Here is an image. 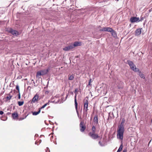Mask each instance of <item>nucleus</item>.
Wrapping results in <instances>:
<instances>
[{"label":"nucleus","instance_id":"nucleus-21","mask_svg":"<svg viewBox=\"0 0 152 152\" xmlns=\"http://www.w3.org/2000/svg\"><path fill=\"white\" fill-rule=\"evenodd\" d=\"M74 78V76L73 74L68 75V79L69 80H72Z\"/></svg>","mask_w":152,"mask_h":152},{"label":"nucleus","instance_id":"nucleus-16","mask_svg":"<svg viewBox=\"0 0 152 152\" xmlns=\"http://www.w3.org/2000/svg\"><path fill=\"white\" fill-rule=\"evenodd\" d=\"M94 124L96 125L98 124V116L97 115H95L94 118Z\"/></svg>","mask_w":152,"mask_h":152},{"label":"nucleus","instance_id":"nucleus-26","mask_svg":"<svg viewBox=\"0 0 152 152\" xmlns=\"http://www.w3.org/2000/svg\"><path fill=\"white\" fill-rule=\"evenodd\" d=\"M16 89L18 90V92H20V89L19 86L18 85H17L16 86Z\"/></svg>","mask_w":152,"mask_h":152},{"label":"nucleus","instance_id":"nucleus-33","mask_svg":"<svg viewBox=\"0 0 152 152\" xmlns=\"http://www.w3.org/2000/svg\"><path fill=\"white\" fill-rule=\"evenodd\" d=\"M48 93H49V92L48 91H46L45 92V94H48Z\"/></svg>","mask_w":152,"mask_h":152},{"label":"nucleus","instance_id":"nucleus-15","mask_svg":"<svg viewBox=\"0 0 152 152\" xmlns=\"http://www.w3.org/2000/svg\"><path fill=\"white\" fill-rule=\"evenodd\" d=\"M76 94L75 97V107L76 109V112L77 113H78V112L77 110V100L76 99Z\"/></svg>","mask_w":152,"mask_h":152},{"label":"nucleus","instance_id":"nucleus-18","mask_svg":"<svg viewBox=\"0 0 152 152\" xmlns=\"http://www.w3.org/2000/svg\"><path fill=\"white\" fill-rule=\"evenodd\" d=\"M18 114L17 112H15L14 113H13L12 114V116L14 119H15L16 118H18Z\"/></svg>","mask_w":152,"mask_h":152},{"label":"nucleus","instance_id":"nucleus-28","mask_svg":"<svg viewBox=\"0 0 152 152\" xmlns=\"http://www.w3.org/2000/svg\"><path fill=\"white\" fill-rule=\"evenodd\" d=\"M99 144L101 146H103V145H102V142H101V141H99Z\"/></svg>","mask_w":152,"mask_h":152},{"label":"nucleus","instance_id":"nucleus-19","mask_svg":"<svg viewBox=\"0 0 152 152\" xmlns=\"http://www.w3.org/2000/svg\"><path fill=\"white\" fill-rule=\"evenodd\" d=\"M91 132H89V133H96V129L95 127L93 126H92L91 129Z\"/></svg>","mask_w":152,"mask_h":152},{"label":"nucleus","instance_id":"nucleus-4","mask_svg":"<svg viewBox=\"0 0 152 152\" xmlns=\"http://www.w3.org/2000/svg\"><path fill=\"white\" fill-rule=\"evenodd\" d=\"M48 72V69H44L40 70L37 72L36 76L37 77H39V76L43 75L46 74Z\"/></svg>","mask_w":152,"mask_h":152},{"label":"nucleus","instance_id":"nucleus-14","mask_svg":"<svg viewBox=\"0 0 152 152\" xmlns=\"http://www.w3.org/2000/svg\"><path fill=\"white\" fill-rule=\"evenodd\" d=\"M111 31H110L112 34V35L114 37H117V34L115 31L112 28L111 30Z\"/></svg>","mask_w":152,"mask_h":152},{"label":"nucleus","instance_id":"nucleus-7","mask_svg":"<svg viewBox=\"0 0 152 152\" xmlns=\"http://www.w3.org/2000/svg\"><path fill=\"white\" fill-rule=\"evenodd\" d=\"M8 31L14 36H17L19 34V32L18 31L14 30L11 28L9 29L8 30Z\"/></svg>","mask_w":152,"mask_h":152},{"label":"nucleus","instance_id":"nucleus-20","mask_svg":"<svg viewBox=\"0 0 152 152\" xmlns=\"http://www.w3.org/2000/svg\"><path fill=\"white\" fill-rule=\"evenodd\" d=\"M40 108L39 109V110L37 112H34L32 113V114L33 115H36L38 114L40 112Z\"/></svg>","mask_w":152,"mask_h":152},{"label":"nucleus","instance_id":"nucleus-13","mask_svg":"<svg viewBox=\"0 0 152 152\" xmlns=\"http://www.w3.org/2000/svg\"><path fill=\"white\" fill-rule=\"evenodd\" d=\"M142 28H139L137 29L135 31V35L136 36H139L140 35L141 33V30Z\"/></svg>","mask_w":152,"mask_h":152},{"label":"nucleus","instance_id":"nucleus-30","mask_svg":"<svg viewBox=\"0 0 152 152\" xmlns=\"http://www.w3.org/2000/svg\"><path fill=\"white\" fill-rule=\"evenodd\" d=\"M46 152H50V151L48 148H47V150H46Z\"/></svg>","mask_w":152,"mask_h":152},{"label":"nucleus","instance_id":"nucleus-2","mask_svg":"<svg viewBox=\"0 0 152 152\" xmlns=\"http://www.w3.org/2000/svg\"><path fill=\"white\" fill-rule=\"evenodd\" d=\"M127 62L131 69L133 71L135 72L139 71V69L136 68V66L132 61L130 60H128Z\"/></svg>","mask_w":152,"mask_h":152},{"label":"nucleus","instance_id":"nucleus-10","mask_svg":"<svg viewBox=\"0 0 152 152\" xmlns=\"http://www.w3.org/2000/svg\"><path fill=\"white\" fill-rule=\"evenodd\" d=\"M117 87L119 89H122L124 88V83L121 81H118L117 83Z\"/></svg>","mask_w":152,"mask_h":152},{"label":"nucleus","instance_id":"nucleus-34","mask_svg":"<svg viewBox=\"0 0 152 152\" xmlns=\"http://www.w3.org/2000/svg\"><path fill=\"white\" fill-rule=\"evenodd\" d=\"M143 19V18H141L140 19V21H142Z\"/></svg>","mask_w":152,"mask_h":152},{"label":"nucleus","instance_id":"nucleus-27","mask_svg":"<svg viewBox=\"0 0 152 152\" xmlns=\"http://www.w3.org/2000/svg\"><path fill=\"white\" fill-rule=\"evenodd\" d=\"M12 96L9 95V96H8L6 97V99H7L8 100H10L11 99Z\"/></svg>","mask_w":152,"mask_h":152},{"label":"nucleus","instance_id":"nucleus-12","mask_svg":"<svg viewBox=\"0 0 152 152\" xmlns=\"http://www.w3.org/2000/svg\"><path fill=\"white\" fill-rule=\"evenodd\" d=\"M74 48V46L73 45H71L68 46L66 47L63 48V50L65 51H68Z\"/></svg>","mask_w":152,"mask_h":152},{"label":"nucleus","instance_id":"nucleus-25","mask_svg":"<svg viewBox=\"0 0 152 152\" xmlns=\"http://www.w3.org/2000/svg\"><path fill=\"white\" fill-rule=\"evenodd\" d=\"M24 102L23 101H20L18 102V104L19 106H21L22 105L24 104Z\"/></svg>","mask_w":152,"mask_h":152},{"label":"nucleus","instance_id":"nucleus-11","mask_svg":"<svg viewBox=\"0 0 152 152\" xmlns=\"http://www.w3.org/2000/svg\"><path fill=\"white\" fill-rule=\"evenodd\" d=\"M112 28L109 27H104L103 28L100 29L99 31H107L110 32L111 31Z\"/></svg>","mask_w":152,"mask_h":152},{"label":"nucleus","instance_id":"nucleus-36","mask_svg":"<svg viewBox=\"0 0 152 152\" xmlns=\"http://www.w3.org/2000/svg\"><path fill=\"white\" fill-rule=\"evenodd\" d=\"M152 11V8H151L149 10V12H151Z\"/></svg>","mask_w":152,"mask_h":152},{"label":"nucleus","instance_id":"nucleus-5","mask_svg":"<svg viewBox=\"0 0 152 152\" xmlns=\"http://www.w3.org/2000/svg\"><path fill=\"white\" fill-rule=\"evenodd\" d=\"M88 135L93 139H96L99 137V136L98 134H97L96 133H89Z\"/></svg>","mask_w":152,"mask_h":152},{"label":"nucleus","instance_id":"nucleus-1","mask_svg":"<svg viewBox=\"0 0 152 152\" xmlns=\"http://www.w3.org/2000/svg\"><path fill=\"white\" fill-rule=\"evenodd\" d=\"M125 120L124 118L122 119L120 125L118 126L117 130V138L122 140H123V135L124 132V124Z\"/></svg>","mask_w":152,"mask_h":152},{"label":"nucleus","instance_id":"nucleus-32","mask_svg":"<svg viewBox=\"0 0 152 152\" xmlns=\"http://www.w3.org/2000/svg\"><path fill=\"white\" fill-rule=\"evenodd\" d=\"M127 152V150L126 149H124L123 151L122 152Z\"/></svg>","mask_w":152,"mask_h":152},{"label":"nucleus","instance_id":"nucleus-6","mask_svg":"<svg viewBox=\"0 0 152 152\" xmlns=\"http://www.w3.org/2000/svg\"><path fill=\"white\" fill-rule=\"evenodd\" d=\"M80 130L81 132H83L86 129V126L83 121H81L80 124Z\"/></svg>","mask_w":152,"mask_h":152},{"label":"nucleus","instance_id":"nucleus-29","mask_svg":"<svg viewBox=\"0 0 152 152\" xmlns=\"http://www.w3.org/2000/svg\"><path fill=\"white\" fill-rule=\"evenodd\" d=\"M19 94H18V99H20V92H18Z\"/></svg>","mask_w":152,"mask_h":152},{"label":"nucleus","instance_id":"nucleus-39","mask_svg":"<svg viewBox=\"0 0 152 152\" xmlns=\"http://www.w3.org/2000/svg\"><path fill=\"white\" fill-rule=\"evenodd\" d=\"M35 144H36V142H35Z\"/></svg>","mask_w":152,"mask_h":152},{"label":"nucleus","instance_id":"nucleus-9","mask_svg":"<svg viewBox=\"0 0 152 152\" xmlns=\"http://www.w3.org/2000/svg\"><path fill=\"white\" fill-rule=\"evenodd\" d=\"M39 95L37 93L32 99L31 103L37 102L39 99Z\"/></svg>","mask_w":152,"mask_h":152},{"label":"nucleus","instance_id":"nucleus-31","mask_svg":"<svg viewBox=\"0 0 152 152\" xmlns=\"http://www.w3.org/2000/svg\"><path fill=\"white\" fill-rule=\"evenodd\" d=\"M4 112L2 111H0V115H2L4 114Z\"/></svg>","mask_w":152,"mask_h":152},{"label":"nucleus","instance_id":"nucleus-23","mask_svg":"<svg viewBox=\"0 0 152 152\" xmlns=\"http://www.w3.org/2000/svg\"><path fill=\"white\" fill-rule=\"evenodd\" d=\"M139 73H139V75L140 76V77L141 78H142L144 79H145V77L144 75L143 74H142V73L141 72H139Z\"/></svg>","mask_w":152,"mask_h":152},{"label":"nucleus","instance_id":"nucleus-17","mask_svg":"<svg viewBox=\"0 0 152 152\" xmlns=\"http://www.w3.org/2000/svg\"><path fill=\"white\" fill-rule=\"evenodd\" d=\"M81 45V43L79 42H74L73 46H74V48L77 46H80Z\"/></svg>","mask_w":152,"mask_h":152},{"label":"nucleus","instance_id":"nucleus-24","mask_svg":"<svg viewBox=\"0 0 152 152\" xmlns=\"http://www.w3.org/2000/svg\"><path fill=\"white\" fill-rule=\"evenodd\" d=\"M49 102L47 103H46L45 104H44L40 108V109H43L47 105H49Z\"/></svg>","mask_w":152,"mask_h":152},{"label":"nucleus","instance_id":"nucleus-37","mask_svg":"<svg viewBox=\"0 0 152 152\" xmlns=\"http://www.w3.org/2000/svg\"><path fill=\"white\" fill-rule=\"evenodd\" d=\"M101 28V26H98V28Z\"/></svg>","mask_w":152,"mask_h":152},{"label":"nucleus","instance_id":"nucleus-3","mask_svg":"<svg viewBox=\"0 0 152 152\" xmlns=\"http://www.w3.org/2000/svg\"><path fill=\"white\" fill-rule=\"evenodd\" d=\"M88 102L87 100H85L83 102L84 108L83 110L84 111V113L85 114L86 116V117L88 113Z\"/></svg>","mask_w":152,"mask_h":152},{"label":"nucleus","instance_id":"nucleus-38","mask_svg":"<svg viewBox=\"0 0 152 152\" xmlns=\"http://www.w3.org/2000/svg\"><path fill=\"white\" fill-rule=\"evenodd\" d=\"M77 89H75V92H76L77 91Z\"/></svg>","mask_w":152,"mask_h":152},{"label":"nucleus","instance_id":"nucleus-8","mask_svg":"<svg viewBox=\"0 0 152 152\" xmlns=\"http://www.w3.org/2000/svg\"><path fill=\"white\" fill-rule=\"evenodd\" d=\"M130 20L132 23L138 22L140 21V18L139 17H131L130 19Z\"/></svg>","mask_w":152,"mask_h":152},{"label":"nucleus","instance_id":"nucleus-22","mask_svg":"<svg viewBox=\"0 0 152 152\" xmlns=\"http://www.w3.org/2000/svg\"><path fill=\"white\" fill-rule=\"evenodd\" d=\"M122 141H121V143H122ZM123 147V144L122 143L117 152H120L122 150Z\"/></svg>","mask_w":152,"mask_h":152},{"label":"nucleus","instance_id":"nucleus-35","mask_svg":"<svg viewBox=\"0 0 152 152\" xmlns=\"http://www.w3.org/2000/svg\"><path fill=\"white\" fill-rule=\"evenodd\" d=\"M91 79L89 80V84H88L89 85H90V83H91Z\"/></svg>","mask_w":152,"mask_h":152}]
</instances>
